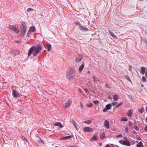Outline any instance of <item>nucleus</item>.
Segmentation results:
<instances>
[{"instance_id":"nucleus-25","label":"nucleus","mask_w":147,"mask_h":147,"mask_svg":"<svg viewBox=\"0 0 147 147\" xmlns=\"http://www.w3.org/2000/svg\"><path fill=\"white\" fill-rule=\"evenodd\" d=\"M82 60L81 57L80 56L79 58H76V61L77 62H80Z\"/></svg>"},{"instance_id":"nucleus-40","label":"nucleus","mask_w":147,"mask_h":147,"mask_svg":"<svg viewBox=\"0 0 147 147\" xmlns=\"http://www.w3.org/2000/svg\"><path fill=\"white\" fill-rule=\"evenodd\" d=\"M128 125H129L131 126L132 125V123L130 121H129L128 122Z\"/></svg>"},{"instance_id":"nucleus-35","label":"nucleus","mask_w":147,"mask_h":147,"mask_svg":"<svg viewBox=\"0 0 147 147\" xmlns=\"http://www.w3.org/2000/svg\"><path fill=\"white\" fill-rule=\"evenodd\" d=\"M34 9H33L31 8H28L27 9V11H33Z\"/></svg>"},{"instance_id":"nucleus-34","label":"nucleus","mask_w":147,"mask_h":147,"mask_svg":"<svg viewBox=\"0 0 147 147\" xmlns=\"http://www.w3.org/2000/svg\"><path fill=\"white\" fill-rule=\"evenodd\" d=\"M122 104H123V102H121V103L119 104L118 105H116L115 106V107L117 108V107H119Z\"/></svg>"},{"instance_id":"nucleus-9","label":"nucleus","mask_w":147,"mask_h":147,"mask_svg":"<svg viewBox=\"0 0 147 147\" xmlns=\"http://www.w3.org/2000/svg\"><path fill=\"white\" fill-rule=\"evenodd\" d=\"M12 94L14 98L19 97L20 96L19 94L15 90H13Z\"/></svg>"},{"instance_id":"nucleus-20","label":"nucleus","mask_w":147,"mask_h":147,"mask_svg":"<svg viewBox=\"0 0 147 147\" xmlns=\"http://www.w3.org/2000/svg\"><path fill=\"white\" fill-rule=\"evenodd\" d=\"M100 138L102 139H103L105 138V133L104 132H103L102 134H100Z\"/></svg>"},{"instance_id":"nucleus-31","label":"nucleus","mask_w":147,"mask_h":147,"mask_svg":"<svg viewBox=\"0 0 147 147\" xmlns=\"http://www.w3.org/2000/svg\"><path fill=\"white\" fill-rule=\"evenodd\" d=\"M86 105L88 107H91L92 106V104L91 103H89L87 104Z\"/></svg>"},{"instance_id":"nucleus-21","label":"nucleus","mask_w":147,"mask_h":147,"mask_svg":"<svg viewBox=\"0 0 147 147\" xmlns=\"http://www.w3.org/2000/svg\"><path fill=\"white\" fill-rule=\"evenodd\" d=\"M111 107V104H109L105 106V108H107L108 110H110Z\"/></svg>"},{"instance_id":"nucleus-50","label":"nucleus","mask_w":147,"mask_h":147,"mask_svg":"<svg viewBox=\"0 0 147 147\" xmlns=\"http://www.w3.org/2000/svg\"><path fill=\"white\" fill-rule=\"evenodd\" d=\"M146 121H147V117H146Z\"/></svg>"},{"instance_id":"nucleus-45","label":"nucleus","mask_w":147,"mask_h":147,"mask_svg":"<svg viewBox=\"0 0 147 147\" xmlns=\"http://www.w3.org/2000/svg\"><path fill=\"white\" fill-rule=\"evenodd\" d=\"M131 66H129V70L130 71H131Z\"/></svg>"},{"instance_id":"nucleus-43","label":"nucleus","mask_w":147,"mask_h":147,"mask_svg":"<svg viewBox=\"0 0 147 147\" xmlns=\"http://www.w3.org/2000/svg\"><path fill=\"white\" fill-rule=\"evenodd\" d=\"M80 106H81V107L82 109H83V105L82 104L81 102H80Z\"/></svg>"},{"instance_id":"nucleus-6","label":"nucleus","mask_w":147,"mask_h":147,"mask_svg":"<svg viewBox=\"0 0 147 147\" xmlns=\"http://www.w3.org/2000/svg\"><path fill=\"white\" fill-rule=\"evenodd\" d=\"M35 29L34 26H32L30 28L27 33V36H29L31 32H33Z\"/></svg>"},{"instance_id":"nucleus-51","label":"nucleus","mask_w":147,"mask_h":147,"mask_svg":"<svg viewBox=\"0 0 147 147\" xmlns=\"http://www.w3.org/2000/svg\"><path fill=\"white\" fill-rule=\"evenodd\" d=\"M146 111H147V107H146Z\"/></svg>"},{"instance_id":"nucleus-29","label":"nucleus","mask_w":147,"mask_h":147,"mask_svg":"<svg viewBox=\"0 0 147 147\" xmlns=\"http://www.w3.org/2000/svg\"><path fill=\"white\" fill-rule=\"evenodd\" d=\"M122 135L121 134H120V135H117V136H116V138L118 139H119L120 138H121L122 137Z\"/></svg>"},{"instance_id":"nucleus-52","label":"nucleus","mask_w":147,"mask_h":147,"mask_svg":"<svg viewBox=\"0 0 147 147\" xmlns=\"http://www.w3.org/2000/svg\"><path fill=\"white\" fill-rule=\"evenodd\" d=\"M101 144H100L99 145L100 146H101Z\"/></svg>"},{"instance_id":"nucleus-56","label":"nucleus","mask_w":147,"mask_h":147,"mask_svg":"<svg viewBox=\"0 0 147 147\" xmlns=\"http://www.w3.org/2000/svg\"><path fill=\"white\" fill-rule=\"evenodd\" d=\"M105 86H107V84L105 85Z\"/></svg>"},{"instance_id":"nucleus-32","label":"nucleus","mask_w":147,"mask_h":147,"mask_svg":"<svg viewBox=\"0 0 147 147\" xmlns=\"http://www.w3.org/2000/svg\"><path fill=\"white\" fill-rule=\"evenodd\" d=\"M72 124L74 126L75 128L76 129H77L76 125V123L75 122V121H73Z\"/></svg>"},{"instance_id":"nucleus-23","label":"nucleus","mask_w":147,"mask_h":147,"mask_svg":"<svg viewBox=\"0 0 147 147\" xmlns=\"http://www.w3.org/2000/svg\"><path fill=\"white\" fill-rule=\"evenodd\" d=\"M113 98L115 101H117L118 99V96L117 94H115L113 96Z\"/></svg>"},{"instance_id":"nucleus-22","label":"nucleus","mask_w":147,"mask_h":147,"mask_svg":"<svg viewBox=\"0 0 147 147\" xmlns=\"http://www.w3.org/2000/svg\"><path fill=\"white\" fill-rule=\"evenodd\" d=\"M97 140V139L96 136L95 135H94L90 139V141L92 140Z\"/></svg>"},{"instance_id":"nucleus-55","label":"nucleus","mask_w":147,"mask_h":147,"mask_svg":"<svg viewBox=\"0 0 147 147\" xmlns=\"http://www.w3.org/2000/svg\"><path fill=\"white\" fill-rule=\"evenodd\" d=\"M136 130H137V129H135Z\"/></svg>"},{"instance_id":"nucleus-2","label":"nucleus","mask_w":147,"mask_h":147,"mask_svg":"<svg viewBox=\"0 0 147 147\" xmlns=\"http://www.w3.org/2000/svg\"><path fill=\"white\" fill-rule=\"evenodd\" d=\"M26 27L23 25L21 27V31L20 35L24 37L26 34Z\"/></svg>"},{"instance_id":"nucleus-16","label":"nucleus","mask_w":147,"mask_h":147,"mask_svg":"<svg viewBox=\"0 0 147 147\" xmlns=\"http://www.w3.org/2000/svg\"><path fill=\"white\" fill-rule=\"evenodd\" d=\"M47 47L48 51H50L51 48V44L48 43L47 44Z\"/></svg>"},{"instance_id":"nucleus-15","label":"nucleus","mask_w":147,"mask_h":147,"mask_svg":"<svg viewBox=\"0 0 147 147\" xmlns=\"http://www.w3.org/2000/svg\"><path fill=\"white\" fill-rule=\"evenodd\" d=\"M140 70L141 71V74L142 75H144V74L145 73V71H146L145 68L144 67H142L140 68Z\"/></svg>"},{"instance_id":"nucleus-5","label":"nucleus","mask_w":147,"mask_h":147,"mask_svg":"<svg viewBox=\"0 0 147 147\" xmlns=\"http://www.w3.org/2000/svg\"><path fill=\"white\" fill-rule=\"evenodd\" d=\"M8 28L9 29L15 32L16 33H18L19 31L16 29V26H14L11 25H9Z\"/></svg>"},{"instance_id":"nucleus-14","label":"nucleus","mask_w":147,"mask_h":147,"mask_svg":"<svg viewBox=\"0 0 147 147\" xmlns=\"http://www.w3.org/2000/svg\"><path fill=\"white\" fill-rule=\"evenodd\" d=\"M72 138V136H65L62 138L61 139L62 140H68Z\"/></svg>"},{"instance_id":"nucleus-48","label":"nucleus","mask_w":147,"mask_h":147,"mask_svg":"<svg viewBox=\"0 0 147 147\" xmlns=\"http://www.w3.org/2000/svg\"><path fill=\"white\" fill-rule=\"evenodd\" d=\"M144 43L146 44V46L147 47V42L146 41H144Z\"/></svg>"},{"instance_id":"nucleus-38","label":"nucleus","mask_w":147,"mask_h":147,"mask_svg":"<svg viewBox=\"0 0 147 147\" xmlns=\"http://www.w3.org/2000/svg\"><path fill=\"white\" fill-rule=\"evenodd\" d=\"M128 129L127 127H125V131L126 132H128Z\"/></svg>"},{"instance_id":"nucleus-39","label":"nucleus","mask_w":147,"mask_h":147,"mask_svg":"<svg viewBox=\"0 0 147 147\" xmlns=\"http://www.w3.org/2000/svg\"><path fill=\"white\" fill-rule=\"evenodd\" d=\"M84 90L85 92V93L86 94H88V89L86 88H85L84 89Z\"/></svg>"},{"instance_id":"nucleus-7","label":"nucleus","mask_w":147,"mask_h":147,"mask_svg":"<svg viewBox=\"0 0 147 147\" xmlns=\"http://www.w3.org/2000/svg\"><path fill=\"white\" fill-rule=\"evenodd\" d=\"M83 129L84 132H91L93 130L92 128L89 127H84Z\"/></svg>"},{"instance_id":"nucleus-42","label":"nucleus","mask_w":147,"mask_h":147,"mask_svg":"<svg viewBox=\"0 0 147 147\" xmlns=\"http://www.w3.org/2000/svg\"><path fill=\"white\" fill-rule=\"evenodd\" d=\"M123 139H124V140H127V137L126 136H124L123 138Z\"/></svg>"},{"instance_id":"nucleus-41","label":"nucleus","mask_w":147,"mask_h":147,"mask_svg":"<svg viewBox=\"0 0 147 147\" xmlns=\"http://www.w3.org/2000/svg\"><path fill=\"white\" fill-rule=\"evenodd\" d=\"M108 110L107 109V108H105L103 110V112H106Z\"/></svg>"},{"instance_id":"nucleus-18","label":"nucleus","mask_w":147,"mask_h":147,"mask_svg":"<svg viewBox=\"0 0 147 147\" xmlns=\"http://www.w3.org/2000/svg\"><path fill=\"white\" fill-rule=\"evenodd\" d=\"M84 63H83L79 68V71L80 72L81 71L84 69Z\"/></svg>"},{"instance_id":"nucleus-47","label":"nucleus","mask_w":147,"mask_h":147,"mask_svg":"<svg viewBox=\"0 0 147 147\" xmlns=\"http://www.w3.org/2000/svg\"><path fill=\"white\" fill-rule=\"evenodd\" d=\"M106 147H110V146L109 144H107L106 145Z\"/></svg>"},{"instance_id":"nucleus-11","label":"nucleus","mask_w":147,"mask_h":147,"mask_svg":"<svg viewBox=\"0 0 147 147\" xmlns=\"http://www.w3.org/2000/svg\"><path fill=\"white\" fill-rule=\"evenodd\" d=\"M79 28L81 30L83 31H86L88 30V28H85V27L82 26L80 24H79Z\"/></svg>"},{"instance_id":"nucleus-4","label":"nucleus","mask_w":147,"mask_h":147,"mask_svg":"<svg viewBox=\"0 0 147 147\" xmlns=\"http://www.w3.org/2000/svg\"><path fill=\"white\" fill-rule=\"evenodd\" d=\"M76 76L75 74H72L70 73H68L66 75V77L67 80H70L74 79V77Z\"/></svg>"},{"instance_id":"nucleus-44","label":"nucleus","mask_w":147,"mask_h":147,"mask_svg":"<svg viewBox=\"0 0 147 147\" xmlns=\"http://www.w3.org/2000/svg\"><path fill=\"white\" fill-rule=\"evenodd\" d=\"M145 76L146 78L147 79V71H146L145 73Z\"/></svg>"},{"instance_id":"nucleus-24","label":"nucleus","mask_w":147,"mask_h":147,"mask_svg":"<svg viewBox=\"0 0 147 147\" xmlns=\"http://www.w3.org/2000/svg\"><path fill=\"white\" fill-rule=\"evenodd\" d=\"M137 147H143V143L142 142H140L137 144Z\"/></svg>"},{"instance_id":"nucleus-12","label":"nucleus","mask_w":147,"mask_h":147,"mask_svg":"<svg viewBox=\"0 0 147 147\" xmlns=\"http://www.w3.org/2000/svg\"><path fill=\"white\" fill-rule=\"evenodd\" d=\"M53 125L54 126H59V127L60 128H61L63 127V126L61 124V123L59 122H57L55 123Z\"/></svg>"},{"instance_id":"nucleus-36","label":"nucleus","mask_w":147,"mask_h":147,"mask_svg":"<svg viewBox=\"0 0 147 147\" xmlns=\"http://www.w3.org/2000/svg\"><path fill=\"white\" fill-rule=\"evenodd\" d=\"M93 79L94 81L97 82L98 81V80L94 76H93Z\"/></svg>"},{"instance_id":"nucleus-37","label":"nucleus","mask_w":147,"mask_h":147,"mask_svg":"<svg viewBox=\"0 0 147 147\" xmlns=\"http://www.w3.org/2000/svg\"><path fill=\"white\" fill-rule=\"evenodd\" d=\"M117 104V102H113L112 103V104L113 105V106H114L115 105H116Z\"/></svg>"},{"instance_id":"nucleus-1","label":"nucleus","mask_w":147,"mask_h":147,"mask_svg":"<svg viewBox=\"0 0 147 147\" xmlns=\"http://www.w3.org/2000/svg\"><path fill=\"white\" fill-rule=\"evenodd\" d=\"M42 50V47L41 45L33 46L29 50L28 55L30 56L32 53L33 56L36 55Z\"/></svg>"},{"instance_id":"nucleus-26","label":"nucleus","mask_w":147,"mask_h":147,"mask_svg":"<svg viewBox=\"0 0 147 147\" xmlns=\"http://www.w3.org/2000/svg\"><path fill=\"white\" fill-rule=\"evenodd\" d=\"M127 118L125 117H122L120 119V121H127Z\"/></svg>"},{"instance_id":"nucleus-3","label":"nucleus","mask_w":147,"mask_h":147,"mask_svg":"<svg viewBox=\"0 0 147 147\" xmlns=\"http://www.w3.org/2000/svg\"><path fill=\"white\" fill-rule=\"evenodd\" d=\"M119 142L123 145L127 146H130L131 145L130 142L127 140L125 141L123 140H120L119 141Z\"/></svg>"},{"instance_id":"nucleus-33","label":"nucleus","mask_w":147,"mask_h":147,"mask_svg":"<svg viewBox=\"0 0 147 147\" xmlns=\"http://www.w3.org/2000/svg\"><path fill=\"white\" fill-rule=\"evenodd\" d=\"M93 102L95 105H97L99 103V101L98 100H94V101Z\"/></svg>"},{"instance_id":"nucleus-46","label":"nucleus","mask_w":147,"mask_h":147,"mask_svg":"<svg viewBox=\"0 0 147 147\" xmlns=\"http://www.w3.org/2000/svg\"><path fill=\"white\" fill-rule=\"evenodd\" d=\"M144 129L145 131H147V126H145V127Z\"/></svg>"},{"instance_id":"nucleus-49","label":"nucleus","mask_w":147,"mask_h":147,"mask_svg":"<svg viewBox=\"0 0 147 147\" xmlns=\"http://www.w3.org/2000/svg\"><path fill=\"white\" fill-rule=\"evenodd\" d=\"M71 147H77L76 146H71Z\"/></svg>"},{"instance_id":"nucleus-8","label":"nucleus","mask_w":147,"mask_h":147,"mask_svg":"<svg viewBox=\"0 0 147 147\" xmlns=\"http://www.w3.org/2000/svg\"><path fill=\"white\" fill-rule=\"evenodd\" d=\"M72 103V101L69 100L65 103L64 106L66 108H68L71 105Z\"/></svg>"},{"instance_id":"nucleus-53","label":"nucleus","mask_w":147,"mask_h":147,"mask_svg":"<svg viewBox=\"0 0 147 147\" xmlns=\"http://www.w3.org/2000/svg\"><path fill=\"white\" fill-rule=\"evenodd\" d=\"M89 72H90V71H88V73H89Z\"/></svg>"},{"instance_id":"nucleus-27","label":"nucleus","mask_w":147,"mask_h":147,"mask_svg":"<svg viewBox=\"0 0 147 147\" xmlns=\"http://www.w3.org/2000/svg\"><path fill=\"white\" fill-rule=\"evenodd\" d=\"M144 109L143 107L142 108L139 109H138V111L141 113H142L144 111Z\"/></svg>"},{"instance_id":"nucleus-54","label":"nucleus","mask_w":147,"mask_h":147,"mask_svg":"<svg viewBox=\"0 0 147 147\" xmlns=\"http://www.w3.org/2000/svg\"><path fill=\"white\" fill-rule=\"evenodd\" d=\"M26 96H25L24 97V98H26Z\"/></svg>"},{"instance_id":"nucleus-13","label":"nucleus","mask_w":147,"mask_h":147,"mask_svg":"<svg viewBox=\"0 0 147 147\" xmlns=\"http://www.w3.org/2000/svg\"><path fill=\"white\" fill-rule=\"evenodd\" d=\"M127 114L128 117H131L133 114V111L132 109H130V110H129L127 112Z\"/></svg>"},{"instance_id":"nucleus-28","label":"nucleus","mask_w":147,"mask_h":147,"mask_svg":"<svg viewBox=\"0 0 147 147\" xmlns=\"http://www.w3.org/2000/svg\"><path fill=\"white\" fill-rule=\"evenodd\" d=\"M84 122L85 123L89 124L92 122V121L91 120H86V121H84Z\"/></svg>"},{"instance_id":"nucleus-30","label":"nucleus","mask_w":147,"mask_h":147,"mask_svg":"<svg viewBox=\"0 0 147 147\" xmlns=\"http://www.w3.org/2000/svg\"><path fill=\"white\" fill-rule=\"evenodd\" d=\"M142 81L143 82H146V79L143 76L142 78Z\"/></svg>"},{"instance_id":"nucleus-10","label":"nucleus","mask_w":147,"mask_h":147,"mask_svg":"<svg viewBox=\"0 0 147 147\" xmlns=\"http://www.w3.org/2000/svg\"><path fill=\"white\" fill-rule=\"evenodd\" d=\"M104 125L105 127H106L107 129H109L110 128L109 123V121L105 120L104 123Z\"/></svg>"},{"instance_id":"nucleus-19","label":"nucleus","mask_w":147,"mask_h":147,"mask_svg":"<svg viewBox=\"0 0 147 147\" xmlns=\"http://www.w3.org/2000/svg\"><path fill=\"white\" fill-rule=\"evenodd\" d=\"M109 33L110 35L113 38H115L116 37V36L115 35L114 33L112 32L110 30H109Z\"/></svg>"},{"instance_id":"nucleus-17","label":"nucleus","mask_w":147,"mask_h":147,"mask_svg":"<svg viewBox=\"0 0 147 147\" xmlns=\"http://www.w3.org/2000/svg\"><path fill=\"white\" fill-rule=\"evenodd\" d=\"M76 71L75 69H70L69 70V72L72 74H74L76 73Z\"/></svg>"}]
</instances>
